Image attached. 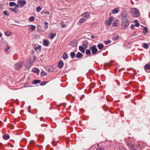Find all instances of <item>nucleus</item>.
Returning a JSON list of instances; mask_svg holds the SVG:
<instances>
[{"label":"nucleus","instance_id":"f257e3e1","mask_svg":"<svg viewBox=\"0 0 150 150\" xmlns=\"http://www.w3.org/2000/svg\"><path fill=\"white\" fill-rule=\"evenodd\" d=\"M35 57L34 56L33 57V58H29L25 64V67L27 68H29L32 66L35 61Z\"/></svg>","mask_w":150,"mask_h":150},{"label":"nucleus","instance_id":"f03ea898","mask_svg":"<svg viewBox=\"0 0 150 150\" xmlns=\"http://www.w3.org/2000/svg\"><path fill=\"white\" fill-rule=\"evenodd\" d=\"M129 24V22L128 19H122L121 25L124 29L127 27Z\"/></svg>","mask_w":150,"mask_h":150},{"label":"nucleus","instance_id":"7ed1b4c3","mask_svg":"<svg viewBox=\"0 0 150 150\" xmlns=\"http://www.w3.org/2000/svg\"><path fill=\"white\" fill-rule=\"evenodd\" d=\"M130 11L131 14L134 17H137L139 15V11L135 8H131Z\"/></svg>","mask_w":150,"mask_h":150},{"label":"nucleus","instance_id":"20e7f679","mask_svg":"<svg viewBox=\"0 0 150 150\" xmlns=\"http://www.w3.org/2000/svg\"><path fill=\"white\" fill-rule=\"evenodd\" d=\"M39 129L43 132L46 131L47 130V125L45 124H42L39 127Z\"/></svg>","mask_w":150,"mask_h":150},{"label":"nucleus","instance_id":"39448f33","mask_svg":"<svg viewBox=\"0 0 150 150\" xmlns=\"http://www.w3.org/2000/svg\"><path fill=\"white\" fill-rule=\"evenodd\" d=\"M22 66V63L18 62L16 63L14 65V67L15 69L16 70H19L21 68Z\"/></svg>","mask_w":150,"mask_h":150},{"label":"nucleus","instance_id":"423d86ee","mask_svg":"<svg viewBox=\"0 0 150 150\" xmlns=\"http://www.w3.org/2000/svg\"><path fill=\"white\" fill-rule=\"evenodd\" d=\"M89 49L91 50L92 53L93 54H95L98 51L95 45H94L92 47H90Z\"/></svg>","mask_w":150,"mask_h":150},{"label":"nucleus","instance_id":"0eeeda50","mask_svg":"<svg viewBox=\"0 0 150 150\" xmlns=\"http://www.w3.org/2000/svg\"><path fill=\"white\" fill-rule=\"evenodd\" d=\"M127 11L125 10H123L122 12L121 16L122 17V19H127Z\"/></svg>","mask_w":150,"mask_h":150},{"label":"nucleus","instance_id":"6e6552de","mask_svg":"<svg viewBox=\"0 0 150 150\" xmlns=\"http://www.w3.org/2000/svg\"><path fill=\"white\" fill-rule=\"evenodd\" d=\"M17 3L20 5L21 7H23L26 4V1L25 0H18Z\"/></svg>","mask_w":150,"mask_h":150},{"label":"nucleus","instance_id":"1a4fd4ad","mask_svg":"<svg viewBox=\"0 0 150 150\" xmlns=\"http://www.w3.org/2000/svg\"><path fill=\"white\" fill-rule=\"evenodd\" d=\"M114 18L112 17H110L106 22V24L107 26L110 25L111 23L113 21Z\"/></svg>","mask_w":150,"mask_h":150},{"label":"nucleus","instance_id":"9d476101","mask_svg":"<svg viewBox=\"0 0 150 150\" xmlns=\"http://www.w3.org/2000/svg\"><path fill=\"white\" fill-rule=\"evenodd\" d=\"M145 70L146 72H149V70L150 69V65L149 64H146L144 66Z\"/></svg>","mask_w":150,"mask_h":150},{"label":"nucleus","instance_id":"9b49d317","mask_svg":"<svg viewBox=\"0 0 150 150\" xmlns=\"http://www.w3.org/2000/svg\"><path fill=\"white\" fill-rule=\"evenodd\" d=\"M119 11V8H116L112 11V13L113 14H115L117 13Z\"/></svg>","mask_w":150,"mask_h":150},{"label":"nucleus","instance_id":"f8f14e48","mask_svg":"<svg viewBox=\"0 0 150 150\" xmlns=\"http://www.w3.org/2000/svg\"><path fill=\"white\" fill-rule=\"evenodd\" d=\"M9 10L10 11H13L15 13H17L18 12V10L16 8H10Z\"/></svg>","mask_w":150,"mask_h":150},{"label":"nucleus","instance_id":"ddd939ff","mask_svg":"<svg viewBox=\"0 0 150 150\" xmlns=\"http://www.w3.org/2000/svg\"><path fill=\"white\" fill-rule=\"evenodd\" d=\"M79 49L82 53H84L85 52V51L86 49L82 46H80L79 47Z\"/></svg>","mask_w":150,"mask_h":150},{"label":"nucleus","instance_id":"4468645a","mask_svg":"<svg viewBox=\"0 0 150 150\" xmlns=\"http://www.w3.org/2000/svg\"><path fill=\"white\" fill-rule=\"evenodd\" d=\"M70 45L72 47H75L77 46V44L76 41L75 40L72 41L70 43Z\"/></svg>","mask_w":150,"mask_h":150},{"label":"nucleus","instance_id":"2eb2a0df","mask_svg":"<svg viewBox=\"0 0 150 150\" xmlns=\"http://www.w3.org/2000/svg\"><path fill=\"white\" fill-rule=\"evenodd\" d=\"M82 16L83 17H85L87 18H88L90 17V15L88 12H86L82 15Z\"/></svg>","mask_w":150,"mask_h":150},{"label":"nucleus","instance_id":"dca6fc26","mask_svg":"<svg viewBox=\"0 0 150 150\" xmlns=\"http://www.w3.org/2000/svg\"><path fill=\"white\" fill-rule=\"evenodd\" d=\"M43 45L44 46H47L49 45V41L46 40H45L43 42Z\"/></svg>","mask_w":150,"mask_h":150},{"label":"nucleus","instance_id":"f3484780","mask_svg":"<svg viewBox=\"0 0 150 150\" xmlns=\"http://www.w3.org/2000/svg\"><path fill=\"white\" fill-rule=\"evenodd\" d=\"M83 56V54L80 52H78L76 54V57L77 58H81Z\"/></svg>","mask_w":150,"mask_h":150},{"label":"nucleus","instance_id":"a211bd4d","mask_svg":"<svg viewBox=\"0 0 150 150\" xmlns=\"http://www.w3.org/2000/svg\"><path fill=\"white\" fill-rule=\"evenodd\" d=\"M64 63L62 61H60L58 63V67L59 68H61L63 66Z\"/></svg>","mask_w":150,"mask_h":150},{"label":"nucleus","instance_id":"6ab92c4d","mask_svg":"<svg viewBox=\"0 0 150 150\" xmlns=\"http://www.w3.org/2000/svg\"><path fill=\"white\" fill-rule=\"evenodd\" d=\"M32 71L33 72H35L37 74H38L40 72L39 70L37 68L33 69H32Z\"/></svg>","mask_w":150,"mask_h":150},{"label":"nucleus","instance_id":"aec40b11","mask_svg":"<svg viewBox=\"0 0 150 150\" xmlns=\"http://www.w3.org/2000/svg\"><path fill=\"white\" fill-rule=\"evenodd\" d=\"M112 26L113 27L117 26V19H115L114 20V22H113L112 23Z\"/></svg>","mask_w":150,"mask_h":150},{"label":"nucleus","instance_id":"412c9836","mask_svg":"<svg viewBox=\"0 0 150 150\" xmlns=\"http://www.w3.org/2000/svg\"><path fill=\"white\" fill-rule=\"evenodd\" d=\"M30 27L29 28V30L30 31H33L35 28V26L33 25H30Z\"/></svg>","mask_w":150,"mask_h":150},{"label":"nucleus","instance_id":"4be33fe9","mask_svg":"<svg viewBox=\"0 0 150 150\" xmlns=\"http://www.w3.org/2000/svg\"><path fill=\"white\" fill-rule=\"evenodd\" d=\"M9 136L8 134H6L3 136V138L5 140H7L9 139Z\"/></svg>","mask_w":150,"mask_h":150},{"label":"nucleus","instance_id":"5701e85b","mask_svg":"<svg viewBox=\"0 0 150 150\" xmlns=\"http://www.w3.org/2000/svg\"><path fill=\"white\" fill-rule=\"evenodd\" d=\"M143 143L142 142H140L139 143L138 146V148L139 149V148L141 147H142L143 146H144L146 144H143Z\"/></svg>","mask_w":150,"mask_h":150},{"label":"nucleus","instance_id":"b1692460","mask_svg":"<svg viewBox=\"0 0 150 150\" xmlns=\"http://www.w3.org/2000/svg\"><path fill=\"white\" fill-rule=\"evenodd\" d=\"M68 57V55L66 52L64 53L62 55V58L64 60H65Z\"/></svg>","mask_w":150,"mask_h":150},{"label":"nucleus","instance_id":"393cba45","mask_svg":"<svg viewBox=\"0 0 150 150\" xmlns=\"http://www.w3.org/2000/svg\"><path fill=\"white\" fill-rule=\"evenodd\" d=\"M104 46L103 44H99L98 45V48L99 50H101L102 49Z\"/></svg>","mask_w":150,"mask_h":150},{"label":"nucleus","instance_id":"a878e982","mask_svg":"<svg viewBox=\"0 0 150 150\" xmlns=\"http://www.w3.org/2000/svg\"><path fill=\"white\" fill-rule=\"evenodd\" d=\"M85 18H82L80 19V20H79V25H81L82 24V23L83 21H85Z\"/></svg>","mask_w":150,"mask_h":150},{"label":"nucleus","instance_id":"bb28decb","mask_svg":"<svg viewBox=\"0 0 150 150\" xmlns=\"http://www.w3.org/2000/svg\"><path fill=\"white\" fill-rule=\"evenodd\" d=\"M41 82L40 80H34L33 82V83L34 84H37L38 83H40Z\"/></svg>","mask_w":150,"mask_h":150},{"label":"nucleus","instance_id":"cd10ccee","mask_svg":"<svg viewBox=\"0 0 150 150\" xmlns=\"http://www.w3.org/2000/svg\"><path fill=\"white\" fill-rule=\"evenodd\" d=\"M56 35V33H50V38L52 39H53L55 36Z\"/></svg>","mask_w":150,"mask_h":150},{"label":"nucleus","instance_id":"c85d7f7f","mask_svg":"<svg viewBox=\"0 0 150 150\" xmlns=\"http://www.w3.org/2000/svg\"><path fill=\"white\" fill-rule=\"evenodd\" d=\"M86 55H90L91 54V52L90 50L87 49L86 51Z\"/></svg>","mask_w":150,"mask_h":150},{"label":"nucleus","instance_id":"c756f323","mask_svg":"<svg viewBox=\"0 0 150 150\" xmlns=\"http://www.w3.org/2000/svg\"><path fill=\"white\" fill-rule=\"evenodd\" d=\"M44 23L45 24V25L44 26V28L45 29H47L48 27V23L47 22L45 21L44 22Z\"/></svg>","mask_w":150,"mask_h":150},{"label":"nucleus","instance_id":"7c9ffc66","mask_svg":"<svg viewBox=\"0 0 150 150\" xmlns=\"http://www.w3.org/2000/svg\"><path fill=\"white\" fill-rule=\"evenodd\" d=\"M75 53L74 52H71L70 54V55L72 58H73L75 57Z\"/></svg>","mask_w":150,"mask_h":150},{"label":"nucleus","instance_id":"2f4dec72","mask_svg":"<svg viewBox=\"0 0 150 150\" xmlns=\"http://www.w3.org/2000/svg\"><path fill=\"white\" fill-rule=\"evenodd\" d=\"M143 47L144 48L146 49H148L149 47L148 45L146 43H144V44Z\"/></svg>","mask_w":150,"mask_h":150},{"label":"nucleus","instance_id":"473e14b6","mask_svg":"<svg viewBox=\"0 0 150 150\" xmlns=\"http://www.w3.org/2000/svg\"><path fill=\"white\" fill-rule=\"evenodd\" d=\"M129 148L131 150H137V149L135 148L134 146L132 144L130 146Z\"/></svg>","mask_w":150,"mask_h":150},{"label":"nucleus","instance_id":"72a5a7b5","mask_svg":"<svg viewBox=\"0 0 150 150\" xmlns=\"http://www.w3.org/2000/svg\"><path fill=\"white\" fill-rule=\"evenodd\" d=\"M82 45L84 47L85 49H86L88 47V44L87 43L83 42L82 43Z\"/></svg>","mask_w":150,"mask_h":150},{"label":"nucleus","instance_id":"f704fd0d","mask_svg":"<svg viewBox=\"0 0 150 150\" xmlns=\"http://www.w3.org/2000/svg\"><path fill=\"white\" fill-rule=\"evenodd\" d=\"M16 5V3L13 2H10L9 3V6H13Z\"/></svg>","mask_w":150,"mask_h":150},{"label":"nucleus","instance_id":"c9c22d12","mask_svg":"<svg viewBox=\"0 0 150 150\" xmlns=\"http://www.w3.org/2000/svg\"><path fill=\"white\" fill-rule=\"evenodd\" d=\"M42 30L41 27L40 25H38L37 26V31L40 33Z\"/></svg>","mask_w":150,"mask_h":150},{"label":"nucleus","instance_id":"e433bc0d","mask_svg":"<svg viewBox=\"0 0 150 150\" xmlns=\"http://www.w3.org/2000/svg\"><path fill=\"white\" fill-rule=\"evenodd\" d=\"M119 38V36L117 35H115L113 37V38L112 40H113L115 41L118 39Z\"/></svg>","mask_w":150,"mask_h":150},{"label":"nucleus","instance_id":"4c0bfd02","mask_svg":"<svg viewBox=\"0 0 150 150\" xmlns=\"http://www.w3.org/2000/svg\"><path fill=\"white\" fill-rule=\"evenodd\" d=\"M41 46L40 45H38L37 47L34 48V49L35 51L39 49L41 50Z\"/></svg>","mask_w":150,"mask_h":150},{"label":"nucleus","instance_id":"58836bf2","mask_svg":"<svg viewBox=\"0 0 150 150\" xmlns=\"http://www.w3.org/2000/svg\"><path fill=\"white\" fill-rule=\"evenodd\" d=\"M11 33L10 31H6L5 33V35L8 37H9L10 36Z\"/></svg>","mask_w":150,"mask_h":150},{"label":"nucleus","instance_id":"ea45409f","mask_svg":"<svg viewBox=\"0 0 150 150\" xmlns=\"http://www.w3.org/2000/svg\"><path fill=\"white\" fill-rule=\"evenodd\" d=\"M135 23H136L135 25L137 27H139V23L138 22V21L137 20H135L134 21Z\"/></svg>","mask_w":150,"mask_h":150},{"label":"nucleus","instance_id":"a19ab883","mask_svg":"<svg viewBox=\"0 0 150 150\" xmlns=\"http://www.w3.org/2000/svg\"><path fill=\"white\" fill-rule=\"evenodd\" d=\"M147 31V30L146 28L145 27L144 28L143 30V33L144 34L146 33Z\"/></svg>","mask_w":150,"mask_h":150},{"label":"nucleus","instance_id":"79ce46f5","mask_svg":"<svg viewBox=\"0 0 150 150\" xmlns=\"http://www.w3.org/2000/svg\"><path fill=\"white\" fill-rule=\"evenodd\" d=\"M41 9V8L39 6L37 7L36 11L38 12H40Z\"/></svg>","mask_w":150,"mask_h":150},{"label":"nucleus","instance_id":"37998d69","mask_svg":"<svg viewBox=\"0 0 150 150\" xmlns=\"http://www.w3.org/2000/svg\"><path fill=\"white\" fill-rule=\"evenodd\" d=\"M34 20V18L33 16H31L29 18V20L31 21H33Z\"/></svg>","mask_w":150,"mask_h":150},{"label":"nucleus","instance_id":"c03bdc74","mask_svg":"<svg viewBox=\"0 0 150 150\" xmlns=\"http://www.w3.org/2000/svg\"><path fill=\"white\" fill-rule=\"evenodd\" d=\"M61 25L62 28H64L66 27V25L64 23L63 21H61Z\"/></svg>","mask_w":150,"mask_h":150},{"label":"nucleus","instance_id":"a18cd8bd","mask_svg":"<svg viewBox=\"0 0 150 150\" xmlns=\"http://www.w3.org/2000/svg\"><path fill=\"white\" fill-rule=\"evenodd\" d=\"M10 48V47L9 46H7V47L5 48V49H4V51L6 52H7V51H8V50Z\"/></svg>","mask_w":150,"mask_h":150},{"label":"nucleus","instance_id":"49530a36","mask_svg":"<svg viewBox=\"0 0 150 150\" xmlns=\"http://www.w3.org/2000/svg\"><path fill=\"white\" fill-rule=\"evenodd\" d=\"M41 74L42 76H44L46 75V73L44 72L43 71H42L41 72Z\"/></svg>","mask_w":150,"mask_h":150},{"label":"nucleus","instance_id":"de8ad7c7","mask_svg":"<svg viewBox=\"0 0 150 150\" xmlns=\"http://www.w3.org/2000/svg\"><path fill=\"white\" fill-rule=\"evenodd\" d=\"M111 41L110 40H108L107 41H105L104 43L105 44H108L111 42Z\"/></svg>","mask_w":150,"mask_h":150},{"label":"nucleus","instance_id":"09e8293b","mask_svg":"<svg viewBox=\"0 0 150 150\" xmlns=\"http://www.w3.org/2000/svg\"><path fill=\"white\" fill-rule=\"evenodd\" d=\"M46 83L47 82L46 81H43L40 83V85L42 86H44L45 85Z\"/></svg>","mask_w":150,"mask_h":150},{"label":"nucleus","instance_id":"8fccbe9b","mask_svg":"<svg viewBox=\"0 0 150 150\" xmlns=\"http://www.w3.org/2000/svg\"><path fill=\"white\" fill-rule=\"evenodd\" d=\"M3 13L4 15H5L7 16H9V14H8L7 11H4Z\"/></svg>","mask_w":150,"mask_h":150},{"label":"nucleus","instance_id":"3c124183","mask_svg":"<svg viewBox=\"0 0 150 150\" xmlns=\"http://www.w3.org/2000/svg\"><path fill=\"white\" fill-rule=\"evenodd\" d=\"M134 25L132 24L131 26V28L132 30H133L134 29Z\"/></svg>","mask_w":150,"mask_h":150},{"label":"nucleus","instance_id":"603ef678","mask_svg":"<svg viewBox=\"0 0 150 150\" xmlns=\"http://www.w3.org/2000/svg\"><path fill=\"white\" fill-rule=\"evenodd\" d=\"M119 150H126V149L123 147H121L120 148Z\"/></svg>","mask_w":150,"mask_h":150},{"label":"nucleus","instance_id":"864d4df0","mask_svg":"<svg viewBox=\"0 0 150 150\" xmlns=\"http://www.w3.org/2000/svg\"><path fill=\"white\" fill-rule=\"evenodd\" d=\"M96 150H104V149L103 148H102L101 147H99Z\"/></svg>","mask_w":150,"mask_h":150},{"label":"nucleus","instance_id":"5fc2aeb1","mask_svg":"<svg viewBox=\"0 0 150 150\" xmlns=\"http://www.w3.org/2000/svg\"><path fill=\"white\" fill-rule=\"evenodd\" d=\"M96 38V37L95 36H94L93 35H91V38L92 39H94Z\"/></svg>","mask_w":150,"mask_h":150},{"label":"nucleus","instance_id":"6e6d98bb","mask_svg":"<svg viewBox=\"0 0 150 150\" xmlns=\"http://www.w3.org/2000/svg\"><path fill=\"white\" fill-rule=\"evenodd\" d=\"M45 13L47 15H49L50 14V12L48 11H46L45 12Z\"/></svg>","mask_w":150,"mask_h":150},{"label":"nucleus","instance_id":"4d7b16f0","mask_svg":"<svg viewBox=\"0 0 150 150\" xmlns=\"http://www.w3.org/2000/svg\"><path fill=\"white\" fill-rule=\"evenodd\" d=\"M3 6L2 4H0V9L2 8Z\"/></svg>","mask_w":150,"mask_h":150},{"label":"nucleus","instance_id":"13d9d810","mask_svg":"<svg viewBox=\"0 0 150 150\" xmlns=\"http://www.w3.org/2000/svg\"><path fill=\"white\" fill-rule=\"evenodd\" d=\"M15 8H18V7H19V5L18 4H16V5H15Z\"/></svg>","mask_w":150,"mask_h":150},{"label":"nucleus","instance_id":"bf43d9fd","mask_svg":"<svg viewBox=\"0 0 150 150\" xmlns=\"http://www.w3.org/2000/svg\"><path fill=\"white\" fill-rule=\"evenodd\" d=\"M136 35V34H135V33H134L132 34V36H135V35Z\"/></svg>","mask_w":150,"mask_h":150},{"label":"nucleus","instance_id":"052dcab7","mask_svg":"<svg viewBox=\"0 0 150 150\" xmlns=\"http://www.w3.org/2000/svg\"><path fill=\"white\" fill-rule=\"evenodd\" d=\"M43 118L42 117H40V121H42V119H43Z\"/></svg>","mask_w":150,"mask_h":150},{"label":"nucleus","instance_id":"680f3d73","mask_svg":"<svg viewBox=\"0 0 150 150\" xmlns=\"http://www.w3.org/2000/svg\"><path fill=\"white\" fill-rule=\"evenodd\" d=\"M2 34L0 32V37H2Z\"/></svg>","mask_w":150,"mask_h":150},{"label":"nucleus","instance_id":"e2e57ef3","mask_svg":"<svg viewBox=\"0 0 150 150\" xmlns=\"http://www.w3.org/2000/svg\"><path fill=\"white\" fill-rule=\"evenodd\" d=\"M15 22L16 23H19V22H17V21H15Z\"/></svg>","mask_w":150,"mask_h":150},{"label":"nucleus","instance_id":"0e129e2a","mask_svg":"<svg viewBox=\"0 0 150 150\" xmlns=\"http://www.w3.org/2000/svg\"><path fill=\"white\" fill-rule=\"evenodd\" d=\"M127 145H128V146H129V144H128H128H127Z\"/></svg>","mask_w":150,"mask_h":150}]
</instances>
